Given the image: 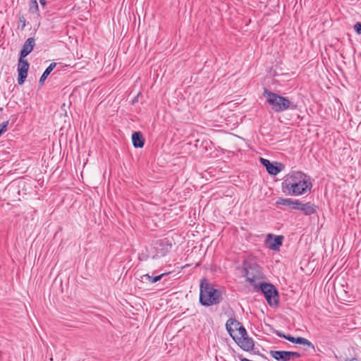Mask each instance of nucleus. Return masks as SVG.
<instances>
[{
  "instance_id": "nucleus-1",
  "label": "nucleus",
  "mask_w": 361,
  "mask_h": 361,
  "mask_svg": "<svg viewBox=\"0 0 361 361\" xmlns=\"http://www.w3.org/2000/svg\"><path fill=\"white\" fill-rule=\"evenodd\" d=\"M306 176L302 172H295L290 175L282 183V191L292 196L303 195L312 188V183L305 180Z\"/></svg>"
},
{
  "instance_id": "nucleus-2",
  "label": "nucleus",
  "mask_w": 361,
  "mask_h": 361,
  "mask_svg": "<svg viewBox=\"0 0 361 361\" xmlns=\"http://www.w3.org/2000/svg\"><path fill=\"white\" fill-rule=\"evenodd\" d=\"M223 300L222 293L215 288L207 279H202L200 283V302L202 305L209 307L219 304Z\"/></svg>"
},
{
  "instance_id": "nucleus-3",
  "label": "nucleus",
  "mask_w": 361,
  "mask_h": 361,
  "mask_svg": "<svg viewBox=\"0 0 361 361\" xmlns=\"http://www.w3.org/2000/svg\"><path fill=\"white\" fill-rule=\"evenodd\" d=\"M264 95L266 97L267 102L271 106L272 110L276 112L285 111L288 109L294 110L297 105L290 102L287 97L281 96L267 89L264 90Z\"/></svg>"
},
{
  "instance_id": "nucleus-4",
  "label": "nucleus",
  "mask_w": 361,
  "mask_h": 361,
  "mask_svg": "<svg viewBox=\"0 0 361 361\" xmlns=\"http://www.w3.org/2000/svg\"><path fill=\"white\" fill-rule=\"evenodd\" d=\"M260 290L270 306H277L279 305V293L274 285L262 283Z\"/></svg>"
},
{
  "instance_id": "nucleus-5",
  "label": "nucleus",
  "mask_w": 361,
  "mask_h": 361,
  "mask_svg": "<svg viewBox=\"0 0 361 361\" xmlns=\"http://www.w3.org/2000/svg\"><path fill=\"white\" fill-rule=\"evenodd\" d=\"M243 268L246 281L250 284L256 286L255 281L259 277V267L256 263H251L245 261L243 263Z\"/></svg>"
},
{
  "instance_id": "nucleus-6",
  "label": "nucleus",
  "mask_w": 361,
  "mask_h": 361,
  "mask_svg": "<svg viewBox=\"0 0 361 361\" xmlns=\"http://www.w3.org/2000/svg\"><path fill=\"white\" fill-rule=\"evenodd\" d=\"M29 63L24 58L20 57L18 63V82L19 85H23L27 76L29 69Z\"/></svg>"
},
{
  "instance_id": "nucleus-7",
  "label": "nucleus",
  "mask_w": 361,
  "mask_h": 361,
  "mask_svg": "<svg viewBox=\"0 0 361 361\" xmlns=\"http://www.w3.org/2000/svg\"><path fill=\"white\" fill-rule=\"evenodd\" d=\"M260 162L266 168L267 171L270 175H277L282 171L283 167L281 163H271L268 159L264 158H260Z\"/></svg>"
},
{
  "instance_id": "nucleus-8",
  "label": "nucleus",
  "mask_w": 361,
  "mask_h": 361,
  "mask_svg": "<svg viewBox=\"0 0 361 361\" xmlns=\"http://www.w3.org/2000/svg\"><path fill=\"white\" fill-rule=\"evenodd\" d=\"M300 201L298 200H292L290 198L279 197L276 202V206L280 207L281 206L286 207L292 209H298L300 207Z\"/></svg>"
},
{
  "instance_id": "nucleus-9",
  "label": "nucleus",
  "mask_w": 361,
  "mask_h": 361,
  "mask_svg": "<svg viewBox=\"0 0 361 361\" xmlns=\"http://www.w3.org/2000/svg\"><path fill=\"white\" fill-rule=\"evenodd\" d=\"M268 239H270L268 241V247L272 250H278L282 245L283 236L269 234Z\"/></svg>"
},
{
  "instance_id": "nucleus-10",
  "label": "nucleus",
  "mask_w": 361,
  "mask_h": 361,
  "mask_svg": "<svg viewBox=\"0 0 361 361\" xmlns=\"http://www.w3.org/2000/svg\"><path fill=\"white\" fill-rule=\"evenodd\" d=\"M236 342L243 350L250 351L254 348V341L247 335L246 336L238 337V341Z\"/></svg>"
},
{
  "instance_id": "nucleus-11",
  "label": "nucleus",
  "mask_w": 361,
  "mask_h": 361,
  "mask_svg": "<svg viewBox=\"0 0 361 361\" xmlns=\"http://www.w3.org/2000/svg\"><path fill=\"white\" fill-rule=\"evenodd\" d=\"M35 44V39L33 37L28 38L24 43L20 53V57H26L32 50Z\"/></svg>"
},
{
  "instance_id": "nucleus-12",
  "label": "nucleus",
  "mask_w": 361,
  "mask_h": 361,
  "mask_svg": "<svg viewBox=\"0 0 361 361\" xmlns=\"http://www.w3.org/2000/svg\"><path fill=\"white\" fill-rule=\"evenodd\" d=\"M271 356L278 361H289L290 353L285 350H271Z\"/></svg>"
},
{
  "instance_id": "nucleus-13",
  "label": "nucleus",
  "mask_w": 361,
  "mask_h": 361,
  "mask_svg": "<svg viewBox=\"0 0 361 361\" xmlns=\"http://www.w3.org/2000/svg\"><path fill=\"white\" fill-rule=\"evenodd\" d=\"M241 323L237 321L235 319L230 318L227 320L226 324V328L230 336L235 339V336L233 333L236 331L237 328L240 326Z\"/></svg>"
},
{
  "instance_id": "nucleus-14",
  "label": "nucleus",
  "mask_w": 361,
  "mask_h": 361,
  "mask_svg": "<svg viewBox=\"0 0 361 361\" xmlns=\"http://www.w3.org/2000/svg\"><path fill=\"white\" fill-rule=\"evenodd\" d=\"M298 210L303 212V213L305 215H311L316 212L317 207L310 202H307L304 204L300 202V204Z\"/></svg>"
},
{
  "instance_id": "nucleus-15",
  "label": "nucleus",
  "mask_w": 361,
  "mask_h": 361,
  "mask_svg": "<svg viewBox=\"0 0 361 361\" xmlns=\"http://www.w3.org/2000/svg\"><path fill=\"white\" fill-rule=\"evenodd\" d=\"M133 145L136 148H141L144 146L145 139L140 132H135L132 135Z\"/></svg>"
},
{
  "instance_id": "nucleus-16",
  "label": "nucleus",
  "mask_w": 361,
  "mask_h": 361,
  "mask_svg": "<svg viewBox=\"0 0 361 361\" xmlns=\"http://www.w3.org/2000/svg\"><path fill=\"white\" fill-rule=\"evenodd\" d=\"M56 63H51L49 64V66L46 68V70L44 71L42 75H41L39 78V83H43L44 80L47 79L48 75L51 73V72L54 70V68L56 67Z\"/></svg>"
},
{
  "instance_id": "nucleus-17",
  "label": "nucleus",
  "mask_w": 361,
  "mask_h": 361,
  "mask_svg": "<svg viewBox=\"0 0 361 361\" xmlns=\"http://www.w3.org/2000/svg\"><path fill=\"white\" fill-rule=\"evenodd\" d=\"M293 343L303 345L312 348V350H314V345H313V343L310 342L309 340L302 337L295 338Z\"/></svg>"
},
{
  "instance_id": "nucleus-18",
  "label": "nucleus",
  "mask_w": 361,
  "mask_h": 361,
  "mask_svg": "<svg viewBox=\"0 0 361 361\" xmlns=\"http://www.w3.org/2000/svg\"><path fill=\"white\" fill-rule=\"evenodd\" d=\"M293 343L303 345L312 348V350H314V345H313V343L310 342L309 340L302 337L295 338Z\"/></svg>"
},
{
  "instance_id": "nucleus-19",
  "label": "nucleus",
  "mask_w": 361,
  "mask_h": 361,
  "mask_svg": "<svg viewBox=\"0 0 361 361\" xmlns=\"http://www.w3.org/2000/svg\"><path fill=\"white\" fill-rule=\"evenodd\" d=\"M293 343L303 345L312 348V350H314V345H313V343L310 342L309 340L302 337L295 338Z\"/></svg>"
},
{
  "instance_id": "nucleus-20",
  "label": "nucleus",
  "mask_w": 361,
  "mask_h": 361,
  "mask_svg": "<svg viewBox=\"0 0 361 361\" xmlns=\"http://www.w3.org/2000/svg\"><path fill=\"white\" fill-rule=\"evenodd\" d=\"M166 274H161L154 277L149 276V274H145L142 276V281H147L152 283L159 281Z\"/></svg>"
},
{
  "instance_id": "nucleus-21",
  "label": "nucleus",
  "mask_w": 361,
  "mask_h": 361,
  "mask_svg": "<svg viewBox=\"0 0 361 361\" xmlns=\"http://www.w3.org/2000/svg\"><path fill=\"white\" fill-rule=\"evenodd\" d=\"M8 124L9 121H6L0 124V136L7 131Z\"/></svg>"
},
{
  "instance_id": "nucleus-22",
  "label": "nucleus",
  "mask_w": 361,
  "mask_h": 361,
  "mask_svg": "<svg viewBox=\"0 0 361 361\" xmlns=\"http://www.w3.org/2000/svg\"><path fill=\"white\" fill-rule=\"evenodd\" d=\"M235 330L238 332V335L240 336L239 337L246 336V335H247V331L242 324H240Z\"/></svg>"
},
{
  "instance_id": "nucleus-23",
  "label": "nucleus",
  "mask_w": 361,
  "mask_h": 361,
  "mask_svg": "<svg viewBox=\"0 0 361 361\" xmlns=\"http://www.w3.org/2000/svg\"><path fill=\"white\" fill-rule=\"evenodd\" d=\"M37 11H38L37 1H31L30 6V12L32 13H34Z\"/></svg>"
},
{
  "instance_id": "nucleus-24",
  "label": "nucleus",
  "mask_w": 361,
  "mask_h": 361,
  "mask_svg": "<svg viewBox=\"0 0 361 361\" xmlns=\"http://www.w3.org/2000/svg\"><path fill=\"white\" fill-rule=\"evenodd\" d=\"M289 353H290V360L293 359V358H299L301 356L300 354L297 352L289 351Z\"/></svg>"
},
{
  "instance_id": "nucleus-25",
  "label": "nucleus",
  "mask_w": 361,
  "mask_h": 361,
  "mask_svg": "<svg viewBox=\"0 0 361 361\" xmlns=\"http://www.w3.org/2000/svg\"><path fill=\"white\" fill-rule=\"evenodd\" d=\"M354 30L357 34H361V23H356L354 25Z\"/></svg>"
},
{
  "instance_id": "nucleus-26",
  "label": "nucleus",
  "mask_w": 361,
  "mask_h": 361,
  "mask_svg": "<svg viewBox=\"0 0 361 361\" xmlns=\"http://www.w3.org/2000/svg\"><path fill=\"white\" fill-rule=\"evenodd\" d=\"M19 21L21 23L20 28H21V30H23L25 28V22H26L25 18L23 16H20L19 17Z\"/></svg>"
},
{
  "instance_id": "nucleus-27",
  "label": "nucleus",
  "mask_w": 361,
  "mask_h": 361,
  "mask_svg": "<svg viewBox=\"0 0 361 361\" xmlns=\"http://www.w3.org/2000/svg\"><path fill=\"white\" fill-rule=\"evenodd\" d=\"M285 339H286L287 341L291 342V343H294V340H295V337L292 336L290 334H287V336L285 337Z\"/></svg>"
},
{
  "instance_id": "nucleus-28",
  "label": "nucleus",
  "mask_w": 361,
  "mask_h": 361,
  "mask_svg": "<svg viewBox=\"0 0 361 361\" xmlns=\"http://www.w3.org/2000/svg\"><path fill=\"white\" fill-rule=\"evenodd\" d=\"M276 335H277L278 336H279V337H281V338H285V337H286V336H287V335H286L285 334H283V332H281V331H277L276 332Z\"/></svg>"
},
{
  "instance_id": "nucleus-29",
  "label": "nucleus",
  "mask_w": 361,
  "mask_h": 361,
  "mask_svg": "<svg viewBox=\"0 0 361 361\" xmlns=\"http://www.w3.org/2000/svg\"><path fill=\"white\" fill-rule=\"evenodd\" d=\"M140 94V93H138L137 95L134 98V99L133 100V104H135L136 102H137V98Z\"/></svg>"
},
{
  "instance_id": "nucleus-30",
  "label": "nucleus",
  "mask_w": 361,
  "mask_h": 361,
  "mask_svg": "<svg viewBox=\"0 0 361 361\" xmlns=\"http://www.w3.org/2000/svg\"><path fill=\"white\" fill-rule=\"evenodd\" d=\"M47 1H39V3L43 6H45L47 5Z\"/></svg>"
},
{
  "instance_id": "nucleus-31",
  "label": "nucleus",
  "mask_w": 361,
  "mask_h": 361,
  "mask_svg": "<svg viewBox=\"0 0 361 361\" xmlns=\"http://www.w3.org/2000/svg\"><path fill=\"white\" fill-rule=\"evenodd\" d=\"M345 361H359L357 358H352V359H350V360H347Z\"/></svg>"
}]
</instances>
